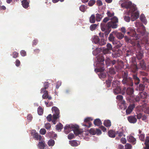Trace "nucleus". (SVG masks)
Here are the masks:
<instances>
[{"label":"nucleus","mask_w":149,"mask_h":149,"mask_svg":"<svg viewBox=\"0 0 149 149\" xmlns=\"http://www.w3.org/2000/svg\"><path fill=\"white\" fill-rule=\"evenodd\" d=\"M118 22V18L116 17H114L111 19V21L107 23L102 22L100 24L101 30L104 31L107 30H110L111 28H116L117 27V23Z\"/></svg>","instance_id":"f257e3e1"},{"label":"nucleus","mask_w":149,"mask_h":149,"mask_svg":"<svg viewBox=\"0 0 149 149\" xmlns=\"http://www.w3.org/2000/svg\"><path fill=\"white\" fill-rule=\"evenodd\" d=\"M137 31L138 32H139V34H136V32L133 29H130V31H128L127 32V34L135 38V39H131V42H130L133 46L136 45V43L137 41L136 40L139 39L141 36H143L145 32V29L144 28H143L142 31L140 30L139 29H138Z\"/></svg>","instance_id":"f03ea898"},{"label":"nucleus","mask_w":149,"mask_h":149,"mask_svg":"<svg viewBox=\"0 0 149 149\" xmlns=\"http://www.w3.org/2000/svg\"><path fill=\"white\" fill-rule=\"evenodd\" d=\"M64 129L65 132L66 134H68L72 130L74 131V133L76 135L81 134L83 132L82 129L79 128L78 125L72 124L66 125L64 127Z\"/></svg>","instance_id":"7ed1b4c3"},{"label":"nucleus","mask_w":149,"mask_h":149,"mask_svg":"<svg viewBox=\"0 0 149 149\" xmlns=\"http://www.w3.org/2000/svg\"><path fill=\"white\" fill-rule=\"evenodd\" d=\"M123 79L122 82L125 86H132L134 84L132 79L128 77V74L127 72H124L123 77Z\"/></svg>","instance_id":"20e7f679"},{"label":"nucleus","mask_w":149,"mask_h":149,"mask_svg":"<svg viewBox=\"0 0 149 149\" xmlns=\"http://www.w3.org/2000/svg\"><path fill=\"white\" fill-rule=\"evenodd\" d=\"M98 62L99 63L98 66L100 67L97 69V72H102L104 70V64L103 62L104 61V58L102 56H98L97 58Z\"/></svg>","instance_id":"39448f33"},{"label":"nucleus","mask_w":149,"mask_h":149,"mask_svg":"<svg viewBox=\"0 0 149 149\" xmlns=\"http://www.w3.org/2000/svg\"><path fill=\"white\" fill-rule=\"evenodd\" d=\"M93 42L95 44H97L101 46L105 45L106 43L104 39L102 38L100 39L97 36H94L93 38Z\"/></svg>","instance_id":"423d86ee"},{"label":"nucleus","mask_w":149,"mask_h":149,"mask_svg":"<svg viewBox=\"0 0 149 149\" xmlns=\"http://www.w3.org/2000/svg\"><path fill=\"white\" fill-rule=\"evenodd\" d=\"M52 110L53 113V118L55 119H57L60 117V111L56 107H53L52 108Z\"/></svg>","instance_id":"0eeeda50"},{"label":"nucleus","mask_w":149,"mask_h":149,"mask_svg":"<svg viewBox=\"0 0 149 149\" xmlns=\"http://www.w3.org/2000/svg\"><path fill=\"white\" fill-rule=\"evenodd\" d=\"M122 1H120L119 2V3L121 4V6L122 8H125L126 9H129L131 7L133 4L132 3L131 1H125L123 3Z\"/></svg>","instance_id":"6e6552de"},{"label":"nucleus","mask_w":149,"mask_h":149,"mask_svg":"<svg viewBox=\"0 0 149 149\" xmlns=\"http://www.w3.org/2000/svg\"><path fill=\"white\" fill-rule=\"evenodd\" d=\"M122 52L120 49H117L113 51L112 57L116 58L120 57L122 54Z\"/></svg>","instance_id":"1a4fd4ad"},{"label":"nucleus","mask_w":149,"mask_h":149,"mask_svg":"<svg viewBox=\"0 0 149 149\" xmlns=\"http://www.w3.org/2000/svg\"><path fill=\"white\" fill-rule=\"evenodd\" d=\"M114 33V32H112L110 34L108 37V40L110 41L111 42L113 45H116L118 42L116 41L115 38L114 36L113 35Z\"/></svg>","instance_id":"9d476101"},{"label":"nucleus","mask_w":149,"mask_h":149,"mask_svg":"<svg viewBox=\"0 0 149 149\" xmlns=\"http://www.w3.org/2000/svg\"><path fill=\"white\" fill-rule=\"evenodd\" d=\"M93 120V119L91 117H88L86 118L84 120V122L86 123H83L82 125L84 126H86L88 127H90L92 125L91 123L90 122V121H92Z\"/></svg>","instance_id":"9b49d317"},{"label":"nucleus","mask_w":149,"mask_h":149,"mask_svg":"<svg viewBox=\"0 0 149 149\" xmlns=\"http://www.w3.org/2000/svg\"><path fill=\"white\" fill-rule=\"evenodd\" d=\"M111 63L112 65H114L116 64L118 65V66H114L115 68H116V70H118L119 68V66L120 65V64H123V62L121 60H119L118 59L117 60H113L111 61Z\"/></svg>","instance_id":"f8f14e48"},{"label":"nucleus","mask_w":149,"mask_h":149,"mask_svg":"<svg viewBox=\"0 0 149 149\" xmlns=\"http://www.w3.org/2000/svg\"><path fill=\"white\" fill-rule=\"evenodd\" d=\"M127 120L130 123L133 124L136 123L137 121L136 115L129 116L127 117Z\"/></svg>","instance_id":"ddd939ff"},{"label":"nucleus","mask_w":149,"mask_h":149,"mask_svg":"<svg viewBox=\"0 0 149 149\" xmlns=\"http://www.w3.org/2000/svg\"><path fill=\"white\" fill-rule=\"evenodd\" d=\"M40 93H44L42 95V97L43 99H45L48 98L49 100H51L52 99V97L49 95L47 91L44 90L43 92H41V90Z\"/></svg>","instance_id":"4468645a"},{"label":"nucleus","mask_w":149,"mask_h":149,"mask_svg":"<svg viewBox=\"0 0 149 149\" xmlns=\"http://www.w3.org/2000/svg\"><path fill=\"white\" fill-rule=\"evenodd\" d=\"M135 107V105L134 104L130 105L126 110V114L128 115L130 114L132 111Z\"/></svg>","instance_id":"2eb2a0df"},{"label":"nucleus","mask_w":149,"mask_h":149,"mask_svg":"<svg viewBox=\"0 0 149 149\" xmlns=\"http://www.w3.org/2000/svg\"><path fill=\"white\" fill-rule=\"evenodd\" d=\"M139 13L138 12H136L134 13H132L131 16V20L132 21H134L139 17Z\"/></svg>","instance_id":"dca6fc26"},{"label":"nucleus","mask_w":149,"mask_h":149,"mask_svg":"<svg viewBox=\"0 0 149 149\" xmlns=\"http://www.w3.org/2000/svg\"><path fill=\"white\" fill-rule=\"evenodd\" d=\"M132 77L135 84L138 85L140 83V79L137 77V74L133 75Z\"/></svg>","instance_id":"f3484780"},{"label":"nucleus","mask_w":149,"mask_h":149,"mask_svg":"<svg viewBox=\"0 0 149 149\" xmlns=\"http://www.w3.org/2000/svg\"><path fill=\"white\" fill-rule=\"evenodd\" d=\"M46 144L44 141H40L38 144V146L39 149H44Z\"/></svg>","instance_id":"a211bd4d"},{"label":"nucleus","mask_w":149,"mask_h":149,"mask_svg":"<svg viewBox=\"0 0 149 149\" xmlns=\"http://www.w3.org/2000/svg\"><path fill=\"white\" fill-rule=\"evenodd\" d=\"M114 35L117 38L120 40L122 39L124 37V35L121 32H114Z\"/></svg>","instance_id":"6ab92c4d"},{"label":"nucleus","mask_w":149,"mask_h":149,"mask_svg":"<svg viewBox=\"0 0 149 149\" xmlns=\"http://www.w3.org/2000/svg\"><path fill=\"white\" fill-rule=\"evenodd\" d=\"M139 97H140L141 99H146L149 96V95L146 92L143 91L139 93Z\"/></svg>","instance_id":"aec40b11"},{"label":"nucleus","mask_w":149,"mask_h":149,"mask_svg":"<svg viewBox=\"0 0 149 149\" xmlns=\"http://www.w3.org/2000/svg\"><path fill=\"white\" fill-rule=\"evenodd\" d=\"M128 141L132 143L133 144L136 143V139L133 136H127Z\"/></svg>","instance_id":"412c9836"},{"label":"nucleus","mask_w":149,"mask_h":149,"mask_svg":"<svg viewBox=\"0 0 149 149\" xmlns=\"http://www.w3.org/2000/svg\"><path fill=\"white\" fill-rule=\"evenodd\" d=\"M113 92L115 94H117L119 93L121 94V88L120 86H117L116 88L113 89Z\"/></svg>","instance_id":"4be33fe9"},{"label":"nucleus","mask_w":149,"mask_h":149,"mask_svg":"<svg viewBox=\"0 0 149 149\" xmlns=\"http://www.w3.org/2000/svg\"><path fill=\"white\" fill-rule=\"evenodd\" d=\"M113 76H111V77H110V75L109 74L108 80L106 81V83L107 85V86L108 87H110L111 81H112V79L113 78Z\"/></svg>","instance_id":"5701e85b"},{"label":"nucleus","mask_w":149,"mask_h":149,"mask_svg":"<svg viewBox=\"0 0 149 149\" xmlns=\"http://www.w3.org/2000/svg\"><path fill=\"white\" fill-rule=\"evenodd\" d=\"M116 72L114 69L113 68H111L109 69V71L107 72V73L108 76L109 74L110 75V77L111 76H113V75L116 74Z\"/></svg>","instance_id":"b1692460"},{"label":"nucleus","mask_w":149,"mask_h":149,"mask_svg":"<svg viewBox=\"0 0 149 149\" xmlns=\"http://www.w3.org/2000/svg\"><path fill=\"white\" fill-rule=\"evenodd\" d=\"M126 92L127 95H131L133 94L134 90L133 88L129 87L127 88Z\"/></svg>","instance_id":"393cba45"},{"label":"nucleus","mask_w":149,"mask_h":149,"mask_svg":"<svg viewBox=\"0 0 149 149\" xmlns=\"http://www.w3.org/2000/svg\"><path fill=\"white\" fill-rule=\"evenodd\" d=\"M107 49L103 51V53L106 54L108 53L109 51L112 49V47L111 44L110 43H108L107 45Z\"/></svg>","instance_id":"a878e982"},{"label":"nucleus","mask_w":149,"mask_h":149,"mask_svg":"<svg viewBox=\"0 0 149 149\" xmlns=\"http://www.w3.org/2000/svg\"><path fill=\"white\" fill-rule=\"evenodd\" d=\"M22 5L23 7L26 8L29 6V1H22Z\"/></svg>","instance_id":"bb28decb"},{"label":"nucleus","mask_w":149,"mask_h":149,"mask_svg":"<svg viewBox=\"0 0 149 149\" xmlns=\"http://www.w3.org/2000/svg\"><path fill=\"white\" fill-rule=\"evenodd\" d=\"M33 136L36 140H37L39 139L41 140L42 139V136L40 135H38V133L36 132H35Z\"/></svg>","instance_id":"cd10ccee"},{"label":"nucleus","mask_w":149,"mask_h":149,"mask_svg":"<svg viewBox=\"0 0 149 149\" xmlns=\"http://www.w3.org/2000/svg\"><path fill=\"white\" fill-rule=\"evenodd\" d=\"M115 131L111 130L108 132V134L109 136L111 138H114L115 137Z\"/></svg>","instance_id":"c85d7f7f"},{"label":"nucleus","mask_w":149,"mask_h":149,"mask_svg":"<svg viewBox=\"0 0 149 149\" xmlns=\"http://www.w3.org/2000/svg\"><path fill=\"white\" fill-rule=\"evenodd\" d=\"M94 124L97 126H99L102 124L101 120L98 118L95 119L94 121Z\"/></svg>","instance_id":"c756f323"},{"label":"nucleus","mask_w":149,"mask_h":149,"mask_svg":"<svg viewBox=\"0 0 149 149\" xmlns=\"http://www.w3.org/2000/svg\"><path fill=\"white\" fill-rule=\"evenodd\" d=\"M120 84V82L119 81H118L116 80L113 81L112 82V86L113 87H115L117 86H119Z\"/></svg>","instance_id":"7c9ffc66"},{"label":"nucleus","mask_w":149,"mask_h":149,"mask_svg":"<svg viewBox=\"0 0 149 149\" xmlns=\"http://www.w3.org/2000/svg\"><path fill=\"white\" fill-rule=\"evenodd\" d=\"M139 64L141 67V68L143 69H145L146 68V64L143 60H141L139 61Z\"/></svg>","instance_id":"2f4dec72"},{"label":"nucleus","mask_w":149,"mask_h":149,"mask_svg":"<svg viewBox=\"0 0 149 149\" xmlns=\"http://www.w3.org/2000/svg\"><path fill=\"white\" fill-rule=\"evenodd\" d=\"M96 19L94 14L91 15L89 19V21L91 23H94L95 22Z\"/></svg>","instance_id":"473e14b6"},{"label":"nucleus","mask_w":149,"mask_h":149,"mask_svg":"<svg viewBox=\"0 0 149 149\" xmlns=\"http://www.w3.org/2000/svg\"><path fill=\"white\" fill-rule=\"evenodd\" d=\"M69 143L72 146H78L77 140H73L69 141Z\"/></svg>","instance_id":"72a5a7b5"},{"label":"nucleus","mask_w":149,"mask_h":149,"mask_svg":"<svg viewBox=\"0 0 149 149\" xmlns=\"http://www.w3.org/2000/svg\"><path fill=\"white\" fill-rule=\"evenodd\" d=\"M131 70L132 72L134 73L136 72L138 70V68L136 65L134 64L131 67Z\"/></svg>","instance_id":"f704fd0d"},{"label":"nucleus","mask_w":149,"mask_h":149,"mask_svg":"<svg viewBox=\"0 0 149 149\" xmlns=\"http://www.w3.org/2000/svg\"><path fill=\"white\" fill-rule=\"evenodd\" d=\"M63 125L61 123H59V124L56 125V129L58 131H61L63 128Z\"/></svg>","instance_id":"c9c22d12"},{"label":"nucleus","mask_w":149,"mask_h":149,"mask_svg":"<svg viewBox=\"0 0 149 149\" xmlns=\"http://www.w3.org/2000/svg\"><path fill=\"white\" fill-rule=\"evenodd\" d=\"M104 125L107 127H110L111 125V122L109 120H105L104 123Z\"/></svg>","instance_id":"e433bc0d"},{"label":"nucleus","mask_w":149,"mask_h":149,"mask_svg":"<svg viewBox=\"0 0 149 149\" xmlns=\"http://www.w3.org/2000/svg\"><path fill=\"white\" fill-rule=\"evenodd\" d=\"M102 72H101L99 74V76L101 79H104L106 77V74L105 73L102 72Z\"/></svg>","instance_id":"4c0bfd02"},{"label":"nucleus","mask_w":149,"mask_h":149,"mask_svg":"<svg viewBox=\"0 0 149 149\" xmlns=\"http://www.w3.org/2000/svg\"><path fill=\"white\" fill-rule=\"evenodd\" d=\"M38 114L40 115H41L43 113V109L42 107L39 106L38 109Z\"/></svg>","instance_id":"58836bf2"},{"label":"nucleus","mask_w":149,"mask_h":149,"mask_svg":"<svg viewBox=\"0 0 149 149\" xmlns=\"http://www.w3.org/2000/svg\"><path fill=\"white\" fill-rule=\"evenodd\" d=\"M124 131L123 130L121 129L120 131H117L116 134H118V135L120 137L122 136L123 135L124 136H125V135L123 134Z\"/></svg>","instance_id":"ea45409f"},{"label":"nucleus","mask_w":149,"mask_h":149,"mask_svg":"<svg viewBox=\"0 0 149 149\" xmlns=\"http://www.w3.org/2000/svg\"><path fill=\"white\" fill-rule=\"evenodd\" d=\"M102 18L101 15L97 13L96 15V20L97 22L100 21Z\"/></svg>","instance_id":"a19ab883"},{"label":"nucleus","mask_w":149,"mask_h":149,"mask_svg":"<svg viewBox=\"0 0 149 149\" xmlns=\"http://www.w3.org/2000/svg\"><path fill=\"white\" fill-rule=\"evenodd\" d=\"M49 83L48 82H45L44 84V88L41 89V92H43L44 90H46V89L49 87Z\"/></svg>","instance_id":"79ce46f5"},{"label":"nucleus","mask_w":149,"mask_h":149,"mask_svg":"<svg viewBox=\"0 0 149 149\" xmlns=\"http://www.w3.org/2000/svg\"><path fill=\"white\" fill-rule=\"evenodd\" d=\"M55 144V141L54 140L52 139L49 140L48 142V144L49 146H53Z\"/></svg>","instance_id":"37998d69"},{"label":"nucleus","mask_w":149,"mask_h":149,"mask_svg":"<svg viewBox=\"0 0 149 149\" xmlns=\"http://www.w3.org/2000/svg\"><path fill=\"white\" fill-rule=\"evenodd\" d=\"M97 25L96 24H91L90 27V29L91 31H93L95 30L97 28Z\"/></svg>","instance_id":"c03bdc74"},{"label":"nucleus","mask_w":149,"mask_h":149,"mask_svg":"<svg viewBox=\"0 0 149 149\" xmlns=\"http://www.w3.org/2000/svg\"><path fill=\"white\" fill-rule=\"evenodd\" d=\"M86 9V6L84 5H81L79 7L80 10L82 12H84Z\"/></svg>","instance_id":"a18cd8bd"},{"label":"nucleus","mask_w":149,"mask_h":149,"mask_svg":"<svg viewBox=\"0 0 149 149\" xmlns=\"http://www.w3.org/2000/svg\"><path fill=\"white\" fill-rule=\"evenodd\" d=\"M148 42V40L146 37H145L143 38L141 41V43L142 44H144V45Z\"/></svg>","instance_id":"49530a36"},{"label":"nucleus","mask_w":149,"mask_h":149,"mask_svg":"<svg viewBox=\"0 0 149 149\" xmlns=\"http://www.w3.org/2000/svg\"><path fill=\"white\" fill-rule=\"evenodd\" d=\"M136 57L139 60H141L143 57V55L142 53H139L136 55Z\"/></svg>","instance_id":"de8ad7c7"},{"label":"nucleus","mask_w":149,"mask_h":149,"mask_svg":"<svg viewBox=\"0 0 149 149\" xmlns=\"http://www.w3.org/2000/svg\"><path fill=\"white\" fill-rule=\"evenodd\" d=\"M145 88V86L143 84H139V90L140 91H143L144 90Z\"/></svg>","instance_id":"09e8293b"},{"label":"nucleus","mask_w":149,"mask_h":149,"mask_svg":"<svg viewBox=\"0 0 149 149\" xmlns=\"http://www.w3.org/2000/svg\"><path fill=\"white\" fill-rule=\"evenodd\" d=\"M107 14L108 17L109 18V17L113 16L114 15V13L113 12H111L110 11H108L107 13Z\"/></svg>","instance_id":"8fccbe9b"},{"label":"nucleus","mask_w":149,"mask_h":149,"mask_svg":"<svg viewBox=\"0 0 149 149\" xmlns=\"http://www.w3.org/2000/svg\"><path fill=\"white\" fill-rule=\"evenodd\" d=\"M45 128L47 130L49 129L51 127L50 124L49 123H47L45 124Z\"/></svg>","instance_id":"3c124183"},{"label":"nucleus","mask_w":149,"mask_h":149,"mask_svg":"<svg viewBox=\"0 0 149 149\" xmlns=\"http://www.w3.org/2000/svg\"><path fill=\"white\" fill-rule=\"evenodd\" d=\"M46 131L44 128L41 129L40 131V133L42 135H44L46 134Z\"/></svg>","instance_id":"603ef678"},{"label":"nucleus","mask_w":149,"mask_h":149,"mask_svg":"<svg viewBox=\"0 0 149 149\" xmlns=\"http://www.w3.org/2000/svg\"><path fill=\"white\" fill-rule=\"evenodd\" d=\"M132 148L131 145L129 143H126L125 145V149H131Z\"/></svg>","instance_id":"864d4df0"},{"label":"nucleus","mask_w":149,"mask_h":149,"mask_svg":"<svg viewBox=\"0 0 149 149\" xmlns=\"http://www.w3.org/2000/svg\"><path fill=\"white\" fill-rule=\"evenodd\" d=\"M105 30L106 31L104 32V35L105 37L106 38H107L108 36V34H109V33L111 31V29L107 30Z\"/></svg>","instance_id":"5fc2aeb1"},{"label":"nucleus","mask_w":149,"mask_h":149,"mask_svg":"<svg viewBox=\"0 0 149 149\" xmlns=\"http://www.w3.org/2000/svg\"><path fill=\"white\" fill-rule=\"evenodd\" d=\"M89 132L92 134L95 135L96 133V130L95 129H91L89 130Z\"/></svg>","instance_id":"6e6d98bb"},{"label":"nucleus","mask_w":149,"mask_h":149,"mask_svg":"<svg viewBox=\"0 0 149 149\" xmlns=\"http://www.w3.org/2000/svg\"><path fill=\"white\" fill-rule=\"evenodd\" d=\"M140 19L141 21L144 22L145 20V17L144 15L143 14H141L140 15Z\"/></svg>","instance_id":"4d7b16f0"},{"label":"nucleus","mask_w":149,"mask_h":149,"mask_svg":"<svg viewBox=\"0 0 149 149\" xmlns=\"http://www.w3.org/2000/svg\"><path fill=\"white\" fill-rule=\"evenodd\" d=\"M95 3V1L94 0H90L88 2V5L90 6H92L93 5V4Z\"/></svg>","instance_id":"13d9d810"},{"label":"nucleus","mask_w":149,"mask_h":149,"mask_svg":"<svg viewBox=\"0 0 149 149\" xmlns=\"http://www.w3.org/2000/svg\"><path fill=\"white\" fill-rule=\"evenodd\" d=\"M74 137V135L72 133H70L68 135V138L69 139H71Z\"/></svg>","instance_id":"bf43d9fd"},{"label":"nucleus","mask_w":149,"mask_h":149,"mask_svg":"<svg viewBox=\"0 0 149 149\" xmlns=\"http://www.w3.org/2000/svg\"><path fill=\"white\" fill-rule=\"evenodd\" d=\"M123 97L121 95H118L116 96V98L117 100L120 101L122 100H123Z\"/></svg>","instance_id":"052dcab7"},{"label":"nucleus","mask_w":149,"mask_h":149,"mask_svg":"<svg viewBox=\"0 0 149 149\" xmlns=\"http://www.w3.org/2000/svg\"><path fill=\"white\" fill-rule=\"evenodd\" d=\"M145 135L144 134H140L139 136V138L140 140L142 141H143L144 140Z\"/></svg>","instance_id":"680f3d73"},{"label":"nucleus","mask_w":149,"mask_h":149,"mask_svg":"<svg viewBox=\"0 0 149 149\" xmlns=\"http://www.w3.org/2000/svg\"><path fill=\"white\" fill-rule=\"evenodd\" d=\"M130 9L132 13L135 11L136 9L135 6L132 5Z\"/></svg>","instance_id":"e2e57ef3"},{"label":"nucleus","mask_w":149,"mask_h":149,"mask_svg":"<svg viewBox=\"0 0 149 149\" xmlns=\"http://www.w3.org/2000/svg\"><path fill=\"white\" fill-rule=\"evenodd\" d=\"M12 54L13 57L16 58L18 56L19 54L16 52H14Z\"/></svg>","instance_id":"0e129e2a"},{"label":"nucleus","mask_w":149,"mask_h":149,"mask_svg":"<svg viewBox=\"0 0 149 149\" xmlns=\"http://www.w3.org/2000/svg\"><path fill=\"white\" fill-rule=\"evenodd\" d=\"M27 119L29 122L31 121L33 118V117L31 114H29L27 116Z\"/></svg>","instance_id":"69168bd1"},{"label":"nucleus","mask_w":149,"mask_h":149,"mask_svg":"<svg viewBox=\"0 0 149 149\" xmlns=\"http://www.w3.org/2000/svg\"><path fill=\"white\" fill-rule=\"evenodd\" d=\"M97 5L98 6H100L102 5L103 3L100 0H97L96 2Z\"/></svg>","instance_id":"338daca9"},{"label":"nucleus","mask_w":149,"mask_h":149,"mask_svg":"<svg viewBox=\"0 0 149 149\" xmlns=\"http://www.w3.org/2000/svg\"><path fill=\"white\" fill-rule=\"evenodd\" d=\"M52 116L51 114H49L47 117V119L48 121L50 122L52 120Z\"/></svg>","instance_id":"774afa93"}]
</instances>
